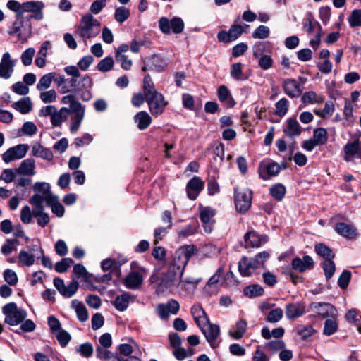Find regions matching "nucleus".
Masks as SVG:
<instances>
[{"instance_id":"31","label":"nucleus","mask_w":361,"mask_h":361,"mask_svg":"<svg viewBox=\"0 0 361 361\" xmlns=\"http://www.w3.org/2000/svg\"><path fill=\"white\" fill-rule=\"evenodd\" d=\"M224 270L223 268L219 267L215 272V274L210 277L209 279L206 286L205 290L210 295L214 294L217 293V287L216 285L219 281V279L221 275L222 274Z\"/></svg>"},{"instance_id":"2","label":"nucleus","mask_w":361,"mask_h":361,"mask_svg":"<svg viewBox=\"0 0 361 361\" xmlns=\"http://www.w3.org/2000/svg\"><path fill=\"white\" fill-rule=\"evenodd\" d=\"M5 322L11 326H17L22 323L27 317L25 310L18 308L15 302H10L3 307Z\"/></svg>"},{"instance_id":"19","label":"nucleus","mask_w":361,"mask_h":361,"mask_svg":"<svg viewBox=\"0 0 361 361\" xmlns=\"http://www.w3.org/2000/svg\"><path fill=\"white\" fill-rule=\"evenodd\" d=\"M259 267L252 258L243 257L238 262V270L241 276H249L258 269Z\"/></svg>"},{"instance_id":"3","label":"nucleus","mask_w":361,"mask_h":361,"mask_svg":"<svg viewBox=\"0 0 361 361\" xmlns=\"http://www.w3.org/2000/svg\"><path fill=\"white\" fill-rule=\"evenodd\" d=\"M197 251L195 245H185L177 249L173 255L172 262L176 264L180 269H185L190 258Z\"/></svg>"},{"instance_id":"30","label":"nucleus","mask_w":361,"mask_h":361,"mask_svg":"<svg viewBox=\"0 0 361 361\" xmlns=\"http://www.w3.org/2000/svg\"><path fill=\"white\" fill-rule=\"evenodd\" d=\"M191 314L197 326H200L201 324L208 322V317L204 309L199 305H195L191 307Z\"/></svg>"},{"instance_id":"28","label":"nucleus","mask_w":361,"mask_h":361,"mask_svg":"<svg viewBox=\"0 0 361 361\" xmlns=\"http://www.w3.org/2000/svg\"><path fill=\"white\" fill-rule=\"evenodd\" d=\"M35 161L33 159H26L23 160L16 171L18 175L34 176L35 174Z\"/></svg>"},{"instance_id":"56","label":"nucleus","mask_w":361,"mask_h":361,"mask_svg":"<svg viewBox=\"0 0 361 361\" xmlns=\"http://www.w3.org/2000/svg\"><path fill=\"white\" fill-rule=\"evenodd\" d=\"M288 105L289 102L287 99H281L275 104V114L280 117H283L288 112Z\"/></svg>"},{"instance_id":"40","label":"nucleus","mask_w":361,"mask_h":361,"mask_svg":"<svg viewBox=\"0 0 361 361\" xmlns=\"http://www.w3.org/2000/svg\"><path fill=\"white\" fill-rule=\"evenodd\" d=\"M33 190L35 192L41 193L40 195L45 197L47 200H49V197L55 196L51 191L50 185L45 182L36 183L33 186Z\"/></svg>"},{"instance_id":"6","label":"nucleus","mask_w":361,"mask_h":361,"mask_svg":"<svg viewBox=\"0 0 361 361\" xmlns=\"http://www.w3.org/2000/svg\"><path fill=\"white\" fill-rule=\"evenodd\" d=\"M145 98L149 106L150 113L155 117L161 115L164 112L166 106L168 104L163 94L160 92H154L153 94Z\"/></svg>"},{"instance_id":"44","label":"nucleus","mask_w":361,"mask_h":361,"mask_svg":"<svg viewBox=\"0 0 361 361\" xmlns=\"http://www.w3.org/2000/svg\"><path fill=\"white\" fill-rule=\"evenodd\" d=\"M68 113V109L66 107H62L59 111L55 109V113H54L50 118L51 123L54 126H59L63 120L66 118V115Z\"/></svg>"},{"instance_id":"54","label":"nucleus","mask_w":361,"mask_h":361,"mask_svg":"<svg viewBox=\"0 0 361 361\" xmlns=\"http://www.w3.org/2000/svg\"><path fill=\"white\" fill-rule=\"evenodd\" d=\"M55 73H49L47 74L44 75L39 80V82L37 85V89L39 91H42L45 89H48L54 78Z\"/></svg>"},{"instance_id":"53","label":"nucleus","mask_w":361,"mask_h":361,"mask_svg":"<svg viewBox=\"0 0 361 361\" xmlns=\"http://www.w3.org/2000/svg\"><path fill=\"white\" fill-rule=\"evenodd\" d=\"M243 65L240 63H233L231 66V76L235 80H245L247 77L243 74Z\"/></svg>"},{"instance_id":"46","label":"nucleus","mask_w":361,"mask_h":361,"mask_svg":"<svg viewBox=\"0 0 361 361\" xmlns=\"http://www.w3.org/2000/svg\"><path fill=\"white\" fill-rule=\"evenodd\" d=\"M61 102L65 104H70L68 112L78 111L84 106L76 99L75 96L73 94L64 96L61 99Z\"/></svg>"},{"instance_id":"57","label":"nucleus","mask_w":361,"mask_h":361,"mask_svg":"<svg viewBox=\"0 0 361 361\" xmlns=\"http://www.w3.org/2000/svg\"><path fill=\"white\" fill-rule=\"evenodd\" d=\"M283 316V311L281 308L277 307L271 310L266 316V321L270 323L279 322Z\"/></svg>"},{"instance_id":"15","label":"nucleus","mask_w":361,"mask_h":361,"mask_svg":"<svg viewBox=\"0 0 361 361\" xmlns=\"http://www.w3.org/2000/svg\"><path fill=\"white\" fill-rule=\"evenodd\" d=\"M243 28L240 25H233L228 31L221 30L217 34V39L221 42L229 43L236 40L243 33Z\"/></svg>"},{"instance_id":"62","label":"nucleus","mask_w":361,"mask_h":361,"mask_svg":"<svg viewBox=\"0 0 361 361\" xmlns=\"http://www.w3.org/2000/svg\"><path fill=\"white\" fill-rule=\"evenodd\" d=\"M18 259L23 265L27 267H30L35 263V255L25 250L20 252Z\"/></svg>"},{"instance_id":"18","label":"nucleus","mask_w":361,"mask_h":361,"mask_svg":"<svg viewBox=\"0 0 361 361\" xmlns=\"http://www.w3.org/2000/svg\"><path fill=\"white\" fill-rule=\"evenodd\" d=\"M204 188V182L199 177L191 178L186 185L187 195L189 199L195 200Z\"/></svg>"},{"instance_id":"58","label":"nucleus","mask_w":361,"mask_h":361,"mask_svg":"<svg viewBox=\"0 0 361 361\" xmlns=\"http://www.w3.org/2000/svg\"><path fill=\"white\" fill-rule=\"evenodd\" d=\"M44 202H47V199L40 194L33 195L29 200V202L35 207L33 211L44 210Z\"/></svg>"},{"instance_id":"49","label":"nucleus","mask_w":361,"mask_h":361,"mask_svg":"<svg viewBox=\"0 0 361 361\" xmlns=\"http://www.w3.org/2000/svg\"><path fill=\"white\" fill-rule=\"evenodd\" d=\"M313 139L319 145L326 144L328 140V133L324 128H319L313 132Z\"/></svg>"},{"instance_id":"26","label":"nucleus","mask_w":361,"mask_h":361,"mask_svg":"<svg viewBox=\"0 0 361 361\" xmlns=\"http://www.w3.org/2000/svg\"><path fill=\"white\" fill-rule=\"evenodd\" d=\"M283 91L290 97H296L300 94V85L295 79H286L283 84Z\"/></svg>"},{"instance_id":"16","label":"nucleus","mask_w":361,"mask_h":361,"mask_svg":"<svg viewBox=\"0 0 361 361\" xmlns=\"http://www.w3.org/2000/svg\"><path fill=\"white\" fill-rule=\"evenodd\" d=\"M245 247L258 248L268 241V237L265 235H259L256 231L247 232L244 235Z\"/></svg>"},{"instance_id":"60","label":"nucleus","mask_w":361,"mask_h":361,"mask_svg":"<svg viewBox=\"0 0 361 361\" xmlns=\"http://www.w3.org/2000/svg\"><path fill=\"white\" fill-rule=\"evenodd\" d=\"M44 5L42 1H27L23 4V11L25 12H35L39 10H42Z\"/></svg>"},{"instance_id":"12","label":"nucleus","mask_w":361,"mask_h":361,"mask_svg":"<svg viewBox=\"0 0 361 361\" xmlns=\"http://www.w3.org/2000/svg\"><path fill=\"white\" fill-rule=\"evenodd\" d=\"M27 149L28 147L25 144L10 147L2 154V159L8 164L13 160L22 159L25 156Z\"/></svg>"},{"instance_id":"37","label":"nucleus","mask_w":361,"mask_h":361,"mask_svg":"<svg viewBox=\"0 0 361 361\" xmlns=\"http://www.w3.org/2000/svg\"><path fill=\"white\" fill-rule=\"evenodd\" d=\"M360 148L359 140H355L352 142H348L343 148L345 154V159L350 161L359 151Z\"/></svg>"},{"instance_id":"21","label":"nucleus","mask_w":361,"mask_h":361,"mask_svg":"<svg viewBox=\"0 0 361 361\" xmlns=\"http://www.w3.org/2000/svg\"><path fill=\"white\" fill-rule=\"evenodd\" d=\"M262 46V42H257L254 46L253 55L255 58L259 57L258 63L260 68L264 70L270 68L273 65V60L269 55H262V49L259 47Z\"/></svg>"},{"instance_id":"25","label":"nucleus","mask_w":361,"mask_h":361,"mask_svg":"<svg viewBox=\"0 0 361 361\" xmlns=\"http://www.w3.org/2000/svg\"><path fill=\"white\" fill-rule=\"evenodd\" d=\"M11 107L22 114H27L33 109V104L29 97H24L12 104Z\"/></svg>"},{"instance_id":"24","label":"nucleus","mask_w":361,"mask_h":361,"mask_svg":"<svg viewBox=\"0 0 361 361\" xmlns=\"http://www.w3.org/2000/svg\"><path fill=\"white\" fill-rule=\"evenodd\" d=\"M335 231L338 234L348 239H354L357 236L356 229L351 224L343 222L337 223L335 226Z\"/></svg>"},{"instance_id":"51","label":"nucleus","mask_w":361,"mask_h":361,"mask_svg":"<svg viewBox=\"0 0 361 361\" xmlns=\"http://www.w3.org/2000/svg\"><path fill=\"white\" fill-rule=\"evenodd\" d=\"M302 100L304 103L318 104L324 101V97L318 95L315 92L309 91L304 93Z\"/></svg>"},{"instance_id":"41","label":"nucleus","mask_w":361,"mask_h":361,"mask_svg":"<svg viewBox=\"0 0 361 361\" xmlns=\"http://www.w3.org/2000/svg\"><path fill=\"white\" fill-rule=\"evenodd\" d=\"M179 281L175 276H171V274L166 273L164 276L161 279L159 285V290L164 292L166 290H168L176 285V282Z\"/></svg>"},{"instance_id":"55","label":"nucleus","mask_w":361,"mask_h":361,"mask_svg":"<svg viewBox=\"0 0 361 361\" xmlns=\"http://www.w3.org/2000/svg\"><path fill=\"white\" fill-rule=\"evenodd\" d=\"M143 90L145 97L152 95L154 92H158L149 75H146L143 79Z\"/></svg>"},{"instance_id":"13","label":"nucleus","mask_w":361,"mask_h":361,"mask_svg":"<svg viewBox=\"0 0 361 361\" xmlns=\"http://www.w3.org/2000/svg\"><path fill=\"white\" fill-rule=\"evenodd\" d=\"M314 267V262L312 257L305 255L300 258L299 257H294L291 262V268L294 271L304 273L306 271L313 269Z\"/></svg>"},{"instance_id":"22","label":"nucleus","mask_w":361,"mask_h":361,"mask_svg":"<svg viewBox=\"0 0 361 361\" xmlns=\"http://www.w3.org/2000/svg\"><path fill=\"white\" fill-rule=\"evenodd\" d=\"M219 100L224 104L226 108L233 107L236 102L233 99L231 93L226 85H220L217 90Z\"/></svg>"},{"instance_id":"34","label":"nucleus","mask_w":361,"mask_h":361,"mask_svg":"<svg viewBox=\"0 0 361 361\" xmlns=\"http://www.w3.org/2000/svg\"><path fill=\"white\" fill-rule=\"evenodd\" d=\"M135 121L137 123V128L140 130H145L152 123V118L149 114L145 111L138 112L134 116Z\"/></svg>"},{"instance_id":"50","label":"nucleus","mask_w":361,"mask_h":361,"mask_svg":"<svg viewBox=\"0 0 361 361\" xmlns=\"http://www.w3.org/2000/svg\"><path fill=\"white\" fill-rule=\"evenodd\" d=\"M338 329V324L335 319H327L324 322L323 334L329 336L336 333Z\"/></svg>"},{"instance_id":"42","label":"nucleus","mask_w":361,"mask_h":361,"mask_svg":"<svg viewBox=\"0 0 361 361\" xmlns=\"http://www.w3.org/2000/svg\"><path fill=\"white\" fill-rule=\"evenodd\" d=\"M264 292V288L258 284L250 285L243 289L244 295L250 298L261 296Z\"/></svg>"},{"instance_id":"47","label":"nucleus","mask_w":361,"mask_h":361,"mask_svg":"<svg viewBox=\"0 0 361 361\" xmlns=\"http://www.w3.org/2000/svg\"><path fill=\"white\" fill-rule=\"evenodd\" d=\"M271 195L277 201H281L286 194V188L281 183H276L269 189Z\"/></svg>"},{"instance_id":"45","label":"nucleus","mask_w":361,"mask_h":361,"mask_svg":"<svg viewBox=\"0 0 361 361\" xmlns=\"http://www.w3.org/2000/svg\"><path fill=\"white\" fill-rule=\"evenodd\" d=\"M247 325V322L245 319H240L239 321L237 322L235 324V331H230L229 335L231 336L235 339H240L246 331Z\"/></svg>"},{"instance_id":"1","label":"nucleus","mask_w":361,"mask_h":361,"mask_svg":"<svg viewBox=\"0 0 361 361\" xmlns=\"http://www.w3.org/2000/svg\"><path fill=\"white\" fill-rule=\"evenodd\" d=\"M100 26L101 23L98 20L91 14H87L81 18L75 33L86 42L87 39L94 37L99 33Z\"/></svg>"},{"instance_id":"29","label":"nucleus","mask_w":361,"mask_h":361,"mask_svg":"<svg viewBox=\"0 0 361 361\" xmlns=\"http://www.w3.org/2000/svg\"><path fill=\"white\" fill-rule=\"evenodd\" d=\"M32 153L33 156L40 157L47 161L52 160L54 157L51 150L43 147L39 143H36L32 146Z\"/></svg>"},{"instance_id":"14","label":"nucleus","mask_w":361,"mask_h":361,"mask_svg":"<svg viewBox=\"0 0 361 361\" xmlns=\"http://www.w3.org/2000/svg\"><path fill=\"white\" fill-rule=\"evenodd\" d=\"M180 310L178 302L174 299H170L166 304L161 303L157 305V312L161 319H166L169 314H177Z\"/></svg>"},{"instance_id":"61","label":"nucleus","mask_w":361,"mask_h":361,"mask_svg":"<svg viewBox=\"0 0 361 361\" xmlns=\"http://www.w3.org/2000/svg\"><path fill=\"white\" fill-rule=\"evenodd\" d=\"M114 65V61L112 57L107 56L102 59L97 64V69L102 72L106 73L111 71Z\"/></svg>"},{"instance_id":"35","label":"nucleus","mask_w":361,"mask_h":361,"mask_svg":"<svg viewBox=\"0 0 361 361\" xmlns=\"http://www.w3.org/2000/svg\"><path fill=\"white\" fill-rule=\"evenodd\" d=\"M71 307L76 312L78 319L80 322H85L87 320L89 314L87 308L82 302L73 300L71 302Z\"/></svg>"},{"instance_id":"23","label":"nucleus","mask_w":361,"mask_h":361,"mask_svg":"<svg viewBox=\"0 0 361 361\" xmlns=\"http://www.w3.org/2000/svg\"><path fill=\"white\" fill-rule=\"evenodd\" d=\"M215 215V210L209 207H204L200 212V218L206 233L212 231V219Z\"/></svg>"},{"instance_id":"36","label":"nucleus","mask_w":361,"mask_h":361,"mask_svg":"<svg viewBox=\"0 0 361 361\" xmlns=\"http://www.w3.org/2000/svg\"><path fill=\"white\" fill-rule=\"evenodd\" d=\"M47 205L51 207V212L58 217H62L64 215V207L59 202V197L56 195L49 197V199L47 200Z\"/></svg>"},{"instance_id":"27","label":"nucleus","mask_w":361,"mask_h":361,"mask_svg":"<svg viewBox=\"0 0 361 361\" xmlns=\"http://www.w3.org/2000/svg\"><path fill=\"white\" fill-rule=\"evenodd\" d=\"M145 63H147L148 69L149 71H154L161 72L164 70L166 63L165 61L159 55H152L145 60Z\"/></svg>"},{"instance_id":"64","label":"nucleus","mask_w":361,"mask_h":361,"mask_svg":"<svg viewBox=\"0 0 361 361\" xmlns=\"http://www.w3.org/2000/svg\"><path fill=\"white\" fill-rule=\"evenodd\" d=\"M348 23L351 27L361 26V10L355 9L348 17Z\"/></svg>"},{"instance_id":"9","label":"nucleus","mask_w":361,"mask_h":361,"mask_svg":"<svg viewBox=\"0 0 361 361\" xmlns=\"http://www.w3.org/2000/svg\"><path fill=\"white\" fill-rule=\"evenodd\" d=\"M202 334L204 335L206 340L212 348H215L218 345L216 340L220 335V327L219 325L212 324L208 319L204 324L198 326Z\"/></svg>"},{"instance_id":"7","label":"nucleus","mask_w":361,"mask_h":361,"mask_svg":"<svg viewBox=\"0 0 361 361\" xmlns=\"http://www.w3.org/2000/svg\"><path fill=\"white\" fill-rule=\"evenodd\" d=\"M286 168L287 163L286 161H283L279 164L276 161H270L259 166V177L263 180H268L271 177L277 176L281 170L286 169Z\"/></svg>"},{"instance_id":"10","label":"nucleus","mask_w":361,"mask_h":361,"mask_svg":"<svg viewBox=\"0 0 361 361\" xmlns=\"http://www.w3.org/2000/svg\"><path fill=\"white\" fill-rule=\"evenodd\" d=\"M92 86V80L87 75H83L80 80L72 77L66 80V89H68V92L73 90H82L84 89H90Z\"/></svg>"},{"instance_id":"63","label":"nucleus","mask_w":361,"mask_h":361,"mask_svg":"<svg viewBox=\"0 0 361 361\" xmlns=\"http://www.w3.org/2000/svg\"><path fill=\"white\" fill-rule=\"evenodd\" d=\"M76 352L81 356L88 358L92 356L93 353V346L90 343L86 342L76 348Z\"/></svg>"},{"instance_id":"33","label":"nucleus","mask_w":361,"mask_h":361,"mask_svg":"<svg viewBox=\"0 0 361 361\" xmlns=\"http://www.w3.org/2000/svg\"><path fill=\"white\" fill-rule=\"evenodd\" d=\"M283 132L289 137L299 136L301 133V127L295 118H289L287 120V128Z\"/></svg>"},{"instance_id":"5","label":"nucleus","mask_w":361,"mask_h":361,"mask_svg":"<svg viewBox=\"0 0 361 361\" xmlns=\"http://www.w3.org/2000/svg\"><path fill=\"white\" fill-rule=\"evenodd\" d=\"M159 27L164 34H169L171 31L174 34H180L183 31L185 24L179 17H173L171 20L161 17L159 20Z\"/></svg>"},{"instance_id":"43","label":"nucleus","mask_w":361,"mask_h":361,"mask_svg":"<svg viewBox=\"0 0 361 361\" xmlns=\"http://www.w3.org/2000/svg\"><path fill=\"white\" fill-rule=\"evenodd\" d=\"M130 298V295L128 293H124L117 296L114 302V305L116 309L118 311H124L129 305Z\"/></svg>"},{"instance_id":"48","label":"nucleus","mask_w":361,"mask_h":361,"mask_svg":"<svg viewBox=\"0 0 361 361\" xmlns=\"http://www.w3.org/2000/svg\"><path fill=\"white\" fill-rule=\"evenodd\" d=\"M315 251L319 256L322 257L324 260L333 259L334 254L331 249L324 244L320 243L315 245Z\"/></svg>"},{"instance_id":"17","label":"nucleus","mask_w":361,"mask_h":361,"mask_svg":"<svg viewBox=\"0 0 361 361\" xmlns=\"http://www.w3.org/2000/svg\"><path fill=\"white\" fill-rule=\"evenodd\" d=\"M15 66V61L11 59L10 54L4 53L0 63V78H10L13 73Z\"/></svg>"},{"instance_id":"20","label":"nucleus","mask_w":361,"mask_h":361,"mask_svg":"<svg viewBox=\"0 0 361 361\" xmlns=\"http://www.w3.org/2000/svg\"><path fill=\"white\" fill-rule=\"evenodd\" d=\"M305 313V305L301 302L288 303L286 305V316L288 319H295Z\"/></svg>"},{"instance_id":"59","label":"nucleus","mask_w":361,"mask_h":361,"mask_svg":"<svg viewBox=\"0 0 361 361\" xmlns=\"http://www.w3.org/2000/svg\"><path fill=\"white\" fill-rule=\"evenodd\" d=\"M130 10L124 6H120L116 8L114 13L115 20L122 23L130 17Z\"/></svg>"},{"instance_id":"52","label":"nucleus","mask_w":361,"mask_h":361,"mask_svg":"<svg viewBox=\"0 0 361 361\" xmlns=\"http://www.w3.org/2000/svg\"><path fill=\"white\" fill-rule=\"evenodd\" d=\"M297 334L299 335L302 339L305 340L312 336L316 331L311 325H299L296 328Z\"/></svg>"},{"instance_id":"11","label":"nucleus","mask_w":361,"mask_h":361,"mask_svg":"<svg viewBox=\"0 0 361 361\" xmlns=\"http://www.w3.org/2000/svg\"><path fill=\"white\" fill-rule=\"evenodd\" d=\"M310 307L314 312L323 318H334L338 314L335 307L328 302H312L310 304Z\"/></svg>"},{"instance_id":"38","label":"nucleus","mask_w":361,"mask_h":361,"mask_svg":"<svg viewBox=\"0 0 361 361\" xmlns=\"http://www.w3.org/2000/svg\"><path fill=\"white\" fill-rule=\"evenodd\" d=\"M71 113L75 114L73 116L70 129L71 132H75L78 130L85 116V106L82 107L78 111H73Z\"/></svg>"},{"instance_id":"39","label":"nucleus","mask_w":361,"mask_h":361,"mask_svg":"<svg viewBox=\"0 0 361 361\" xmlns=\"http://www.w3.org/2000/svg\"><path fill=\"white\" fill-rule=\"evenodd\" d=\"M285 334V330L283 327H278L274 329L271 332L268 327H263L262 329V336L267 340L270 339L272 336L277 340L282 338Z\"/></svg>"},{"instance_id":"4","label":"nucleus","mask_w":361,"mask_h":361,"mask_svg":"<svg viewBox=\"0 0 361 361\" xmlns=\"http://www.w3.org/2000/svg\"><path fill=\"white\" fill-rule=\"evenodd\" d=\"M234 192V200L236 209L240 212H247L252 204V190L247 188H235Z\"/></svg>"},{"instance_id":"8","label":"nucleus","mask_w":361,"mask_h":361,"mask_svg":"<svg viewBox=\"0 0 361 361\" xmlns=\"http://www.w3.org/2000/svg\"><path fill=\"white\" fill-rule=\"evenodd\" d=\"M140 271H130L123 279L124 286L131 290H139L143 283L144 276L147 273L145 268H140Z\"/></svg>"},{"instance_id":"32","label":"nucleus","mask_w":361,"mask_h":361,"mask_svg":"<svg viewBox=\"0 0 361 361\" xmlns=\"http://www.w3.org/2000/svg\"><path fill=\"white\" fill-rule=\"evenodd\" d=\"M303 28L309 35H312L315 29L317 32H322V28L319 22H317L312 13H308L303 21Z\"/></svg>"}]
</instances>
